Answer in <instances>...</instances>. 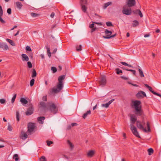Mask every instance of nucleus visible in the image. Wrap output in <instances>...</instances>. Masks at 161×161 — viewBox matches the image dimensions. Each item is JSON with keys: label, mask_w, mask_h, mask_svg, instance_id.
I'll return each instance as SVG.
<instances>
[{"label": "nucleus", "mask_w": 161, "mask_h": 161, "mask_svg": "<svg viewBox=\"0 0 161 161\" xmlns=\"http://www.w3.org/2000/svg\"><path fill=\"white\" fill-rule=\"evenodd\" d=\"M144 86L145 87L148 89L150 91V92H151L153 94H155L156 92L153 90L151 87L149 86L147 84H145Z\"/></svg>", "instance_id": "obj_16"}, {"label": "nucleus", "mask_w": 161, "mask_h": 161, "mask_svg": "<svg viewBox=\"0 0 161 161\" xmlns=\"http://www.w3.org/2000/svg\"><path fill=\"white\" fill-rule=\"evenodd\" d=\"M112 4V3L111 2H109L107 3H105L104 4L103 8H106L108 6L111 5Z\"/></svg>", "instance_id": "obj_26"}, {"label": "nucleus", "mask_w": 161, "mask_h": 161, "mask_svg": "<svg viewBox=\"0 0 161 161\" xmlns=\"http://www.w3.org/2000/svg\"><path fill=\"white\" fill-rule=\"evenodd\" d=\"M37 73L35 69H33L32 71L31 76L32 78H35L36 77Z\"/></svg>", "instance_id": "obj_21"}, {"label": "nucleus", "mask_w": 161, "mask_h": 161, "mask_svg": "<svg viewBox=\"0 0 161 161\" xmlns=\"http://www.w3.org/2000/svg\"><path fill=\"white\" fill-rule=\"evenodd\" d=\"M80 5H86L87 4V0H80Z\"/></svg>", "instance_id": "obj_23"}, {"label": "nucleus", "mask_w": 161, "mask_h": 161, "mask_svg": "<svg viewBox=\"0 0 161 161\" xmlns=\"http://www.w3.org/2000/svg\"><path fill=\"white\" fill-rule=\"evenodd\" d=\"M57 26V24H54L52 26V29H53L55 27H56Z\"/></svg>", "instance_id": "obj_59"}, {"label": "nucleus", "mask_w": 161, "mask_h": 161, "mask_svg": "<svg viewBox=\"0 0 161 161\" xmlns=\"http://www.w3.org/2000/svg\"><path fill=\"white\" fill-rule=\"evenodd\" d=\"M147 128L148 129V131H150V124H149L148 122H147Z\"/></svg>", "instance_id": "obj_49"}, {"label": "nucleus", "mask_w": 161, "mask_h": 161, "mask_svg": "<svg viewBox=\"0 0 161 161\" xmlns=\"http://www.w3.org/2000/svg\"><path fill=\"white\" fill-rule=\"evenodd\" d=\"M47 55L49 57H51V53L50 52V51H47Z\"/></svg>", "instance_id": "obj_57"}, {"label": "nucleus", "mask_w": 161, "mask_h": 161, "mask_svg": "<svg viewBox=\"0 0 161 161\" xmlns=\"http://www.w3.org/2000/svg\"><path fill=\"white\" fill-rule=\"evenodd\" d=\"M131 73H132V74H133V75L135 76H136V71L134 70H133V69H131Z\"/></svg>", "instance_id": "obj_51"}, {"label": "nucleus", "mask_w": 161, "mask_h": 161, "mask_svg": "<svg viewBox=\"0 0 161 161\" xmlns=\"http://www.w3.org/2000/svg\"><path fill=\"white\" fill-rule=\"evenodd\" d=\"M106 25L108 26H113V25L111 22H108L106 23Z\"/></svg>", "instance_id": "obj_40"}, {"label": "nucleus", "mask_w": 161, "mask_h": 161, "mask_svg": "<svg viewBox=\"0 0 161 161\" xmlns=\"http://www.w3.org/2000/svg\"><path fill=\"white\" fill-rule=\"evenodd\" d=\"M40 105L41 107L44 108H46V103L43 102H41L40 103Z\"/></svg>", "instance_id": "obj_31"}, {"label": "nucleus", "mask_w": 161, "mask_h": 161, "mask_svg": "<svg viewBox=\"0 0 161 161\" xmlns=\"http://www.w3.org/2000/svg\"><path fill=\"white\" fill-rule=\"evenodd\" d=\"M120 63L125 66H127L129 67H131V65L128 64L125 62H121Z\"/></svg>", "instance_id": "obj_37"}, {"label": "nucleus", "mask_w": 161, "mask_h": 161, "mask_svg": "<svg viewBox=\"0 0 161 161\" xmlns=\"http://www.w3.org/2000/svg\"><path fill=\"white\" fill-rule=\"evenodd\" d=\"M42 100L43 101H47V97L46 96H44L42 97Z\"/></svg>", "instance_id": "obj_54"}, {"label": "nucleus", "mask_w": 161, "mask_h": 161, "mask_svg": "<svg viewBox=\"0 0 161 161\" xmlns=\"http://www.w3.org/2000/svg\"><path fill=\"white\" fill-rule=\"evenodd\" d=\"M12 126L10 125H8L7 129L10 131H11L12 130Z\"/></svg>", "instance_id": "obj_47"}, {"label": "nucleus", "mask_w": 161, "mask_h": 161, "mask_svg": "<svg viewBox=\"0 0 161 161\" xmlns=\"http://www.w3.org/2000/svg\"><path fill=\"white\" fill-rule=\"evenodd\" d=\"M139 24V22L137 20H134L132 23V26L133 27H135L138 26Z\"/></svg>", "instance_id": "obj_15"}, {"label": "nucleus", "mask_w": 161, "mask_h": 161, "mask_svg": "<svg viewBox=\"0 0 161 161\" xmlns=\"http://www.w3.org/2000/svg\"><path fill=\"white\" fill-rule=\"evenodd\" d=\"M131 132L136 137L139 138H141L137 129L135 126H131Z\"/></svg>", "instance_id": "obj_7"}, {"label": "nucleus", "mask_w": 161, "mask_h": 161, "mask_svg": "<svg viewBox=\"0 0 161 161\" xmlns=\"http://www.w3.org/2000/svg\"><path fill=\"white\" fill-rule=\"evenodd\" d=\"M67 143L69 146L70 147V148L71 150H72L74 148V145L69 140H67Z\"/></svg>", "instance_id": "obj_29"}, {"label": "nucleus", "mask_w": 161, "mask_h": 161, "mask_svg": "<svg viewBox=\"0 0 161 161\" xmlns=\"http://www.w3.org/2000/svg\"><path fill=\"white\" fill-rule=\"evenodd\" d=\"M91 114V111L90 110L87 111L86 113H84L82 116L83 119H85L88 115L90 114Z\"/></svg>", "instance_id": "obj_19"}, {"label": "nucleus", "mask_w": 161, "mask_h": 161, "mask_svg": "<svg viewBox=\"0 0 161 161\" xmlns=\"http://www.w3.org/2000/svg\"><path fill=\"white\" fill-rule=\"evenodd\" d=\"M45 119V118L44 116H40L39 117L37 118V120L39 123L41 124H42L43 123L44 120Z\"/></svg>", "instance_id": "obj_14"}, {"label": "nucleus", "mask_w": 161, "mask_h": 161, "mask_svg": "<svg viewBox=\"0 0 161 161\" xmlns=\"http://www.w3.org/2000/svg\"><path fill=\"white\" fill-rule=\"evenodd\" d=\"M47 145L48 146H50L51 144H53V142L52 141H47Z\"/></svg>", "instance_id": "obj_48"}, {"label": "nucleus", "mask_w": 161, "mask_h": 161, "mask_svg": "<svg viewBox=\"0 0 161 161\" xmlns=\"http://www.w3.org/2000/svg\"><path fill=\"white\" fill-rule=\"evenodd\" d=\"M138 70L140 77H144V74L143 73L142 71L140 68H139Z\"/></svg>", "instance_id": "obj_32"}, {"label": "nucleus", "mask_w": 161, "mask_h": 161, "mask_svg": "<svg viewBox=\"0 0 161 161\" xmlns=\"http://www.w3.org/2000/svg\"><path fill=\"white\" fill-rule=\"evenodd\" d=\"M91 28L92 30L91 31L92 32H93L94 31H95L97 29L96 27H94Z\"/></svg>", "instance_id": "obj_58"}, {"label": "nucleus", "mask_w": 161, "mask_h": 161, "mask_svg": "<svg viewBox=\"0 0 161 161\" xmlns=\"http://www.w3.org/2000/svg\"><path fill=\"white\" fill-rule=\"evenodd\" d=\"M136 125L138 128L140 130H143L145 132H147V130L144 128L143 126L142 125L141 121H137L136 123Z\"/></svg>", "instance_id": "obj_10"}, {"label": "nucleus", "mask_w": 161, "mask_h": 161, "mask_svg": "<svg viewBox=\"0 0 161 161\" xmlns=\"http://www.w3.org/2000/svg\"><path fill=\"white\" fill-rule=\"evenodd\" d=\"M25 50H32L31 48L29 46H27L26 47Z\"/></svg>", "instance_id": "obj_53"}, {"label": "nucleus", "mask_w": 161, "mask_h": 161, "mask_svg": "<svg viewBox=\"0 0 161 161\" xmlns=\"http://www.w3.org/2000/svg\"><path fill=\"white\" fill-rule=\"evenodd\" d=\"M29 108H28L27 111L25 112V114L26 115H30L33 113L34 109L33 107L32 104L30 102L29 104Z\"/></svg>", "instance_id": "obj_5"}, {"label": "nucleus", "mask_w": 161, "mask_h": 161, "mask_svg": "<svg viewBox=\"0 0 161 161\" xmlns=\"http://www.w3.org/2000/svg\"><path fill=\"white\" fill-rule=\"evenodd\" d=\"M132 14L135 15H139L141 18H142L143 17V14L141 10L139 9L131 10Z\"/></svg>", "instance_id": "obj_8"}, {"label": "nucleus", "mask_w": 161, "mask_h": 161, "mask_svg": "<svg viewBox=\"0 0 161 161\" xmlns=\"http://www.w3.org/2000/svg\"><path fill=\"white\" fill-rule=\"evenodd\" d=\"M65 75H62L59 76L58 79V83L56 88L53 87L52 88L51 91L52 93H57L59 92L63 88L64 84L63 80L65 78Z\"/></svg>", "instance_id": "obj_2"}, {"label": "nucleus", "mask_w": 161, "mask_h": 161, "mask_svg": "<svg viewBox=\"0 0 161 161\" xmlns=\"http://www.w3.org/2000/svg\"><path fill=\"white\" fill-rule=\"evenodd\" d=\"M20 102L24 104H27L28 101L24 98H21L20 99Z\"/></svg>", "instance_id": "obj_24"}, {"label": "nucleus", "mask_w": 161, "mask_h": 161, "mask_svg": "<svg viewBox=\"0 0 161 161\" xmlns=\"http://www.w3.org/2000/svg\"><path fill=\"white\" fill-rule=\"evenodd\" d=\"M150 34H146L144 35V37H148L150 36Z\"/></svg>", "instance_id": "obj_64"}, {"label": "nucleus", "mask_w": 161, "mask_h": 161, "mask_svg": "<svg viewBox=\"0 0 161 161\" xmlns=\"http://www.w3.org/2000/svg\"><path fill=\"white\" fill-rule=\"evenodd\" d=\"M81 9L83 12L85 13H86L87 12V8L86 5H80Z\"/></svg>", "instance_id": "obj_20"}, {"label": "nucleus", "mask_w": 161, "mask_h": 161, "mask_svg": "<svg viewBox=\"0 0 161 161\" xmlns=\"http://www.w3.org/2000/svg\"><path fill=\"white\" fill-rule=\"evenodd\" d=\"M40 161H47V159L44 156H42L40 158Z\"/></svg>", "instance_id": "obj_35"}, {"label": "nucleus", "mask_w": 161, "mask_h": 161, "mask_svg": "<svg viewBox=\"0 0 161 161\" xmlns=\"http://www.w3.org/2000/svg\"><path fill=\"white\" fill-rule=\"evenodd\" d=\"M136 0H131V7L136 5Z\"/></svg>", "instance_id": "obj_45"}, {"label": "nucleus", "mask_w": 161, "mask_h": 161, "mask_svg": "<svg viewBox=\"0 0 161 161\" xmlns=\"http://www.w3.org/2000/svg\"><path fill=\"white\" fill-rule=\"evenodd\" d=\"M0 48L6 50L8 49V45L4 42L0 43Z\"/></svg>", "instance_id": "obj_13"}, {"label": "nucleus", "mask_w": 161, "mask_h": 161, "mask_svg": "<svg viewBox=\"0 0 161 161\" xmlns=\"http://www.w3.org/2000/svg\"><path fill=\"white\" fill-rule=\"evenodd\" d=\"M35 80L34 79H31L30 82V85L31 86H32L34 84Z\"/></svg>", "instance_id": "obj_39"}, {"label": "nucleus", "mask_w": 161, "mask_h": 161, "mask_svg": "<svg viewBox=\"0 0 161 161\" xmlns=\"http://www.w3.org/2000/svg\"><path fill=\"white\" fill-rule=\"evenodd\" d=\"M116 33H115L113 35H111V36H108V37H106L107 38H113V37H114L115 36H116Z\"/></svg>", "instance_id": "obj_52"}, {"label": "nucleus", "mask_w": 161, "mask_h": 161, "mask_svg": "<svg viewBox=\"0 0 161 161\" xmlns=\"http://www.w3.org/2000/svg\"><path fill=\"white\" fill-rule=\"evenodd\" d=\"M13 159H14L15 161H17L19 159V155L18 154H14L13 157Z\"/></svg>", "instance_id": "obj_27"}, {"label": "nucleus", "mask_w": 161, "mask_h": 161, "mask_svg": "<svg viewBox=\"0 0 161 161\" xmlns=\"http://www.w3.org/2000/svg\"><path fill=\"white\" fill-rule=\"evenodd\" d=\"M52 49L53 50H57V49L56 47H53V46L51 47Z\"/></svg>", "instance_id": "obj_63"}, {"label": "nucleus", "mask_w": 161, "mask_h": 161, "mask_svg": "<svg viewBox=\"0 0 161 161\" xmlns=\"http://www.w3.org/2000/svg\"><path fill=\"white\" fill-rule=\"evenodd\" d=\"M22 60L23 61H28L29 60V58L25 54H22Z\"/></svg>", "instance_id": "obj_18"}, {"label": "nucleus", "mask_w": 161, "mask_h": 161, "mask_svg": "<svg viewBox=\"0 0 161 161\" xmlns=\"http://www.w3.org/2000/svg\"><path fill=\"white\" fill-rule=\"evenodd\" d=\"M54 15H55L54 13V12H52L50 15V17L51 18H53L54 16Z\"/></svg>", "instance_id": "obj_55"}, {"label": "nucleus", "mask_w": 161, "mask_h": 161, "mask_svg": "<svg viewBox=\"0 0 161 161\" xmlns=\"http://www.w3.org/2000/svg\"><path fill=\"white\" fill-rule=\"evenodd\" d=\"M82 49V46L81 45H80L79 47H76V50H81Z\"/></svg>", "instance_id": "obj_46"}, {"label": "nucleus", "mask_w": 161, "mask_h": 161, "mask_svg": "<svg viewBox=\"0 0 161 161\" xmlns=\"http://www.w3.org/2000/svg\"><path fill=\"white\" fill-rule=\"evenodd\" d=\"M22 139L23 140H25L27 138V135L26 133L24 132H22Z\"/></svg>", "instance_id": "obj_28"}, {"label": "nucleus", "mask_w": 161, "mask_h": 161, "mask_svg": "<svg viewBox=\"0 0 161 161\" xmlns=\"http://www.w3.org/2000/svg\"><path fill=\"white\" fill-rule=\"evenodd\" d=\"M136 96L138 99L142 98L147 96L146 93L142 91H139L136 94Z\"/></svg>", "instance_id": "obj_6"}, {"label": "nucleus", "mask_w": 161, "mask_h": 161, "mask_svg": "<svg viewBox=\"0 0 161 161\" xmlns=\"http://www.w3.org/2000/svg\"><path fill=\"white\" fill-rule=\"evenodd\" d=\"M154 95L157 96H159L161 98V94H160L159 93H158L156 92Z\"/></svg>", "instance_id": "obj_60"}, {"label": "nucleus", "mask_w": 161, "mask_h": 161, "mask_svg": "<svg viewBox=\"0 0 161 161\" xmlns=\"http://www.w3.org/2000/svg\"><path fill=\"white\" fill-rule=\"evenodd\" d=\"M16 4L17 8H18L19 9H20L22 8V5L20 2H16Z\"/></svg>", "instance_id": "obj_22"}, {"label": "nucleus", "mask_w": 161, "mask_h": 161, "mask_svg": "<svg viewBox=\"0 0 161 161\" xmlns=\"http://www.w3.org/2000/svg\"><path fill=\"white\" fill-rule=\"evenodd\" d=\"M27 66L28 67L30 68H31L32 66L31 63L30 61H28L27 62Z\"/></svg>", "instance_id": "obj_42"}, {"label": "nucleus", "mask_w": 161, "mask_h": 161, "mask_svg": "<svg viewBox=\"0 0 161 161\" xmlns=\"http://www.w3.org/2000/svg\"><path fill=\"white\" fill-rule=\"evenodd\" d=\"M114 99H111V100L109 101L108 103L109 105H110L111 103L114 101Z\"/></svg>", "instance_id": "obj_56"}, {"label": "nucleus", "mask_w": 161, "mask_h": 161, "mask_svg": "<svg viewBox=\"0 0 161 161\" xmlns=\"http://www.w3.org/2000/svg\"><path fill=\"white\" fill-rule=\"evenodd\" d=\"M109 105L108 103H106V104H102V106L103 107H104L106 108H107L109 107Z\"/></svg>", "instance_id": "obj_43"}, {"label": "nucleus", "mask_w": 161, "mask_h": 161, "mask_svg": "<svg viewBox=\"0 0 161 161\" xmlns=\"http://www.w3.org/2000/svg\"><path fill=\"white\" fill-rule=\"evenodd\" d=\"M31 15L32 16V17H38L39 15V14L34 13H31Z\"/></svg>", "instance_id": "obj_34"}, {"label": "nucleus", "mask_w": 161, "mask_h": 161, "mask_svg": "<svg viewBox=\"0 0 161 161\" xmlns=\"http://www.w3.org/2000/svg\"><path fill=\"white\" fill-rule=\"evenodd\" d=\"M147 151H148V154L149 155H150L152 153H153L154 150L153 148H149L148 149Z\"/></svg>", "instance_id": "obj_30"}, {"label": "nucleus", "mask_w": 161, "mask_h": 161, "mask_svg": "<svg viewBox=\"0 0 161 161\" xmlns=\"http://www.w3.org/2000/svg\"><path fill=\"white\" fill-rule=\"evenodd\" d=\"M132 105H131L134 109V113L135 115L131 114V124H134L137 121V116H142L144 114V111L142 109L141 102L140 100H136L131 101Z\"/></svg>", "instance_id": "obj_1"}, {"label": "nucleus", "mask_w": 161, "mask_h": 161, "mask_svg": "<svg viewBox=\"0 0 161 161\" xmlns=\"http://www.w3.org/2000/svg\"><path fill=\"white\" fill-rule=\"evenodd\" d=\"M51 69L53 71V73L56 72L57 71V68L54 67H52L51 68Z\"/></svg>", "instance_id": "obj_38"}, {"label": "nucleus", "mask_w": 161, "mask_h": 161, "mask_svg": "<svg viewBox=\"0 0 161 161\" xmlns=\"http://www.w3.org/2000/svg\"><path fill=\"white\" fill-rule=\"evenodd\" d=\"M115 70L116 71V73L118 75L122 73V71L121 70H120L119 68L116 69Z\"/></svg>", "instance_id": "obj_41"}, {"label": "nucleus", "mask_w": 161, "mask_h": 161, "mask_svg": "<svg viewBox=\"0 0 161 161\" xmlns=\"http://www.w3.org/2000/svg\"><path fill=\"white\" fill-rule=\"evenodd\" d=\"M78 124L76 123H73L71 124V126H72V127L74 126H76Z\"/></svg>", "instance_id": "obj_61"}, {"label": "nucleus", "mask_w": 161, "mask_h": 161, "mask_svg": "<svg viewBox=\"0 0 161 161\" xmlns=\"http://www.w3.org/2000/svg\"><path fill=\"white\" fill-rule=\"evenodd\" d=\"M7 13L8 14H10L11 13V9L10 8H8L7 10Z\"/></svg>", "instance_id": "obj_50"}, {"label": "nucleus", "mask_w": 161, "mask_h": 161, "mask_svg": "<svg viewBox=\"0 0 161 161\" xmlns=\"http://www.w3.org/2000/svg\"><path fill=\"white\" fill-rule=\"evenodd\" d=\"M99 83L101 85L104 86L106 83V79L105 76H102L100 78Z\"/></svg>", "instance_id": "obj_11"}, {"label": "nucleus", "mask_w": 161, "mask_h": 161, "mask_svg": "<svg viewBox=\"0 0 161 161\" xmlns=\"http://www.w3.org/2000/svg\"><path fill=\"white\" fill-rule=\"evenodd\" d=\"M35 128V125L34 123H30L28 126L27 132L31 133L33 132Z\"/></svg>", "instance_id": "obj_9"}, {"label": "nucleus", "mask_w": 161, "mask_h": 161, "mask_svg": "<svg viewBox=\"0 0 161 161\" xmlns=\"http://www.w3.org/2000/svg\"><path fill=\"white\" fill-rule=\"evenodd\" d=\"M48 108L51 112L53 114H55L58 111V108L53 103H48Z\"/></svg>", "instance_id": "obj_4"}, {"label": "nucleus", "mask_w": 161, "mask_h": 161, "mask_svg": "<svg viewBox=\"0 0 161 161\" xmlns=\"http://www.w3.org/2000/svg\"><path fill=\"white\" fill-rule=\"evenodd\" d=\"M94 154V152L93 150H90L87 153V156L88 157H92L93 156Z\"/></svg>", "instance_id": "obj_17"}, {"label": "nucleus", "mask_w": 161, "mask_h": 161, "mask_svg": "<svg viewBox=\"0 0 161 161\" xmlns=\"http://www.w3.org/2000/svg\"><path fill=\"white\" fill-rule=\"evenodd\" d=\"M90 27L91 28L94 27V24L92 23L90 25Z\"/></svg>", "instance_id": "obj_62"}, {"label": "nucleus", "mask_w": 161, "mask_h": 161, "mask_svg": "<svg viewBox=\"0 0 161 161\" xmlns=\"http://www.w3.org/2000/svg\"><path fill=\"white\" fill-rule=\"evenodd\" d=\"M19 112L18 111H17L16 112V117L17 120V121H19Z\"/></svg>", "instance_id": "obj_33"}, {"label": "nucleus", "mask_w": 161, "mask_h": 161, "mask_svg": "<svg viewBox=\"0 0 161 161\" xmlns=\"http://www.w3.org/2000/svg\"><path fill=\"white\" fill-rule=\"evenodd\" d=\"M104 33L105 36H103V37L105 39H109V38H107L106 37L110 36L112 34V32L111 31H109L108 30L105 29L104 31Z\"/></svg>", "instance_id": "obj_12"}, {"label": "nucleus", "mask_w": 161, "mask_h": 161, "mask_svg": "<svg viewBox=\"0 0 161 161\" xmlns=\"http://www.w3.org/2000/svg\"><path fill=\"white\" fill-rule=\"evenodd\" d=\"M16 94H14L13 97L11 99V102L12 103H13L14 102L15 100L16 97Z\"/></svg>", "instance_id": "obj_36"}, {"label": "nucleus", "mask_w": 161, "mask_h": 161, "mask_svg": "<svg viewBox=\"0 0 161 161\" xmlns=\"http://www.w3.org/2000/svg\"><path fill=\"white\" fill-rule=\"evenodd\" d=\"M131 0H128L127 4L123 8L122 12L123 14L129 15L131 14Z\"/></svg>", "instance_id": "obj_3"}, {"label": "nucleus", "mask_w": 161, "mask_h": 161, "mask_svg": "<svg viewBox=\"0 0 161 161\" xmlns=\"http://www.w3.org/2000/svg\"><path fill=\"white\" fill-rule=\"evenodd\" d=\"M6 102V100L5 99L2 98L0 99V103L2 104H4Z\"/></svg>", "instance_id": "obj_44"}, {"label": "nucleus", "mask_w": 161, "mask_h": 161, "mask_svg": "<svg viewBox=\"0 0 161 161\" xmlns=\"http://www.w3.org/2000/svg\"><path fill=\"white\" fill-rule=\"evenodd\" d=\"M6 41L9 42L11 45L14 46L15 45L14 42L11 40L7 38L6 39Z\"/></svg>", "instance_id": "obj_25"}]
</instances>
